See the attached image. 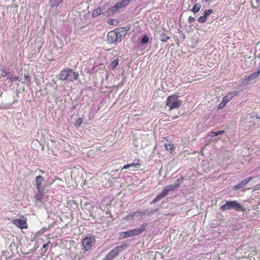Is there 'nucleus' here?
Here are the masks:
<instances>
[{
  "label": "nucleus",
  "mask_w": 260,
  "mask_h": 260,
  "mask_svg": "<svg viewBox=\"0 0 260 260\" xmlns=\"http://www.w3.org/2000/svg\"><path fill=\"white\" fill-rule=\"evenodd\" d=\"M220 209L222 211L233 209L236 211H244L245 208L236 201H226L224 204L221 205Z\"/></svg>",
  "instance_id": "1"
},
{
  "label": "nucleus",
  "mask_w": 260,
  "mask_h": 260,
  "mask_svg": "<svg viewBox=\"0 0 260 260\" xmlns=\"http://www.w3.org/2000/svg\"><path fill=\"white\" fill-rule=\"evenodd\" d=\"M109 8L110 7H109V3L106 0L103 1L100 4L99 7L93 11L92 16L93 17H96L100 14L104 13L105 12L108 13L109 14H112L109 12Z\"/></svg>",
  "instance_id": "2"
},
{
  "label": "nucleus",
  "mask_w": 260,
  "mask_h": 260,
  "mask_svg": "<svg viewBox=\"0 0 260 260\" xmlns=\"http://www.w3.org/2000/svg\"><path fill=\"white\" fill-rule=\"evenodd\" d=\"M146 228V225H142L140 228L129 230L125 232H121L120 237L121 238H125L128 237H132L138 235L143 233Z\"/></svg>",
  "instance_id": "3"
},
{
  "label": "nucleus",
  "mask_w": 260,
  "mask_h": 260,
  "mask_svg": "<svg viewBox=\"0 0 260 260\" xmlns=\"http://www.w3.org/2000/svg\"><path fill=\"white\" fill-rule=\"evenodd\" d=\"M181 102L176 95H171L168 98L166 105L170 110L178 108L180 107Z\"/></svg>",
  "instance_id": "4"
},
{
  "label": "nucleus",
  "mask_w": 260,
  "mask_h": 260,
  "mask_svg": "<svg viewBox=\"0 0 260 260\" xmlns=\"http://www.w3.org/2000/svg\"><path fill=\"white\" fill-rule=\"evenodd\" d=\"M95 242V238L93 237H86L84 238L82 242L84 252L89 250L94 245Z\"/></svg>",
  "instance_id": "5"
},
{
  "label": "nucleus",
  "mask_w": 260,
  "mask_h": 260,
  "mask_svg": "<svg viewBox=\"0 0 260 260\" xmlns=\"http://www.w3.org/2000/svg\"><path fill=\"white\" fill-rule=\"evenodd\" d=\"M126 245H121L119 247H117L111 250L109 253H108L106 257L104 258L103 260H112L116 256H117L118 253L122 251L123 249H124L126 247Z\"/></svg>",
  "instance_id": "6"
},
{
  "label": "nucleus",
  "mask_w": 260,
  "mask_h": 260,
  "mask_svg": "<svg viewBox=\"0 0 260 260\" xmlns=\"http://www.w3.org/2000/svg\"><path fill=\"white\" fill-rule=\"evenodd\" d=\"M121 36L117 30L110 31L107 35V41L113 44L120 41Z\"/></svg>",
  "instance_id": "7"
},
{
  "label": "nucleus",
  "mask_w": 260,
  "mask_h": 260,
  "mask_svg": "<svg viewBox=\"0 0 260 260\" xmlns=\"http://www.w3.org/2000/svg\"><path fill=\"white\" fill-rule=\"evenodd\" d=\"M44 181V178L41 176H37L35 179L36 186L37 188L38 191L40 193H42L44 191V188L42 185Z\"/></svg>",
  "instance_id": "8"
},
{
  "label": "nucleus",
  "mask_w": 260,
  "mask_h": 260,
  "mask_svg": "<svg viewBox=\"0 0 260 260\" xmlns=\"http://www.w3.org/2000/svg\"><path fill=\"white\" fill-rule=\"evenodd\" d=\"M26 219L23 217L22 219H17L13 220L14 224L18 226L20 229H26L27 228V224L26 222Z\"/></svg>",
  "instance_id": "9"
},
{
  "label": "nucleus",
  "mask_w": 260,
  "mask_h": 260,
  "mask_svg": "<svg viewBox=\"0 0 260 260\" xmlns=\"http://www.w3.org/2000/svg\"><path fill=\"white\" fill-rule=\"evenodd\" d=\"M140 166V164L139 160H137L136 162H134L124 166L122 169V170L123 169H129V170L131 171H135L139 170Z\"/></svg>",
  "instance_id": "10"
},
{
  "label": "nucleus",
  "mask_w": 260,
  "mask_h": 260,
  "mask_svg": "<svg viewBox=\"0 0 260 260\" xmlns=\"http://www.w3.org/2000/svg\"><path fill=\"white\" fill-rule=\"evenodd\" d=\"M169 192L170 191H169L168 188H167L166 186L163 189L162 192L159 194H158L154 200H153L152 203H155L156 202H158L161 199L166 196Z\"/></svg>",
  "instance_id": "11"
},
{
  "label": "nucleus",
  "mask_w": 260,
  "mask_h": 260,
  "mask_svg": "<svg viewBox=\"0 0 260 260\" xmlns=\"http://www.w3.org/2000/svg\"><path fill=\"white\" fill-rule=\"evenodd\" d=\"M237 94V92L234 91L227 94L222 99V101L226 104L230 102L233 98Z\"/></svg>",
  "instance_id": "12"
},
{
  "label": "nucleus",
  "mask_w": 260,
  "mask_h": 260,
  "mask_svg": "<svg viewBox=\"0 0 260 260\" xmlns=\"http://www.w3.org/2000/svg\"><path fill=\"white\" fill-rule=\"evenodd\" d=\"M145 214V212H136L133 213H131L128 215L126 217L124 218V219L128 220L131 219L134 217H142Z\"/></svg>",
  "instance_id": "13"
},
{
  "label": "nucleus",
  "mask_w": 260,
  "mask_h": 260,
  "mask_svg": "<svg viewBox=\"0 0 260 260\" xmlns=\"http://www.w3.org/2000/svg\"><path fill=\"white\" fill-rule=\"evenodd\" d=\"M69 69L62 70L58 74V79L61 80H66L68 78Z\"/></svg>",
  "instance_id": "14"
},
{
  "label": "nucleus",
  "mask_w": 260,
  "mask_h": 260,
  "mask_svg": "<svg viewBox=\"0 0 260 260\" xmlns=\"http://www.w3.org/2000/svg\"><path fill=\"white\" fill-rule=\"evenodd\" d=\"M78 76L79 74L73 71L72 70H69V76L68 79L70 81L73 82L74 80H77Z\"/></svg>",
  "instance_id": "15"
},
{
  "label": "nucleus",
  "mask_w": 260,
  "mask_h": 260,
  "mask_svg": "<svg viewBox=\"0 0 260 260\" xmlns=\"http://www.w3.org/2000/svg\"><path fill=\"white\" fill-rule=\"evenodd\" d=\"M181 181L180 180H177V183H176L174 184H170L167 186V188H168L169 191H173L176 188H177L180 184H181Z\"/></svg>",
  "instance_id": "16"
},
{
  "label": "nucleus",
  "mask_w": 260,
  "mask_h": 260,
  "mask_svg": "<svg viewBox=\"0 0 260 260\" xmlns=\"http://www.w3.org/2000/svg\"><path fill=\"white\" fill-rule=\"evenodd\" d=\"M63 0H49L50 5L51 7H57L62 3Z\"/></svg>",
  "instance_id": "17"
},
{
  "label": "nucleus",
  "mask_w": 260,
  "mask_h": 260,
  "mask_svg": "<svg viewBox=\"0 0 260 260\" xmlns=\"http://www.w3.org/2000/svg\"><path fill=\"white\" fill-rule=\"evenodd\" d=\"M259 76V75L258 73L257 72H255V73L251 74L250 75H249L248 77V78L247 79H246L245 80H246L247 81H251V80L256 78Z\"/></svg>",
  "instance_id": "18"
},
{
  "label": "nucleus",
  "mask_w": 260,
  "mask_h": 260,
  "mask_svg": "<svg viewBox=\"0 0 260 260\" xmlns=\"http://www.w3.org/2000/svg\"><path fill=\"white\" fill-rule=\"evenodd\" d=\"M170 37L166 34H162L159 36V40L162 42H167Z\"/></svg>",
  "instance_id": "19"
},
{
  "label": "nucleus",
  "mask_w": 260,
  "mask_h": 260,
  "mask_svg": "<svg viewBox=\"0 0 260 260\" xmlns=\"http://www.w3.org/2000/svg\"><path fill=\"white\" fill-rule=\"evenodd\" d=\"M201 8V6L199 3H197L194 5L192 8V12L194 13L198 12Z\"/></svg>",
  "instance_id": "20"
},
{
  "label": "nucleus",
  "mask_w": 260,
  "mask_h": 260,
  "mask_svg": "<svg viewBox=\"0 0 260 260\" xmlns=\"http://www.w3.org/2000/svg\"><path fill=\"white\" fill-rule=\"evenodd\" d=\"M118 63L119 60L117 58H116L112 61L110 66L113 69H114Z\"/></svg>",
  "instance_id": "21"
},
{
  "label": "nucleus",
  "mask_w": 260,
  "mask_h": 260,
  "mask_svg": "<svg viewBox=\"0 0 260 260\" xmlns=\"http://www.w3.org/2000/svg\"><path fill=\"white\" fill-rule=\"evenodd\" d=\"M1 73L0 74V78H3V77H8L9 75H10V73L7 72L4 69H2L1 70Z\"/></svg>",
  "instance_id": "22"
},
{
  "label": "nucleus",
  "mask_w": 260,
  "mask_h": 260,
  "mask_svg": "<svg viewBox=\"0 0 260 260\" xmlns=\"http://www.w3.org/2000/svg\"><path fill=\"white\" fill-rule=\"evenodd\" d=\"M149 37L147 35H145L141 40V43L143 44H146L149 42Z\"/></svg>",
  "instance_id": "23"
},
{
  "label": "nucleus",
  "mask_w": 260,
  "mask_h": 260,
  "mask_svg": "<svg viewBox=\"0 0 260 260\" xmlns=\"http://www.w3.org/2000/svg\"><path fill=\"white\" fill-rule=\"evenodd\" d=\"M223 132H224L223 131H218V132H212L210 133V137H213L219 135L223 133Z\"/></svg>",
  "instance_id": "24"
},
{
  "label": "nucleus",
  "mask_w": 260,
  "mask_h": 260,
  "mask_svg": "<svg viewBox=\"0 0 260 260\" xmlns=\"http://www.w3.org/2000/svg\"><path fill=\"white\" fill-rule=\"evenodd\" d=\"M173 145L172 143H168L165 145L166 149L168 151H171L173 150Z\"/></svg>",
  "instance_id": "25"
},
{
  "label": "nucleus",
  "mask_w": 260,
  "mask_h": 260,
  "mask_svg": "<svg viewBox=\"0 0 260 260\" xmlns=\"http://www.w3.org/2000/svg\"><path fill=\"white\" fill-rule=\"evenodd\" d=\"M252 179L251 177L247 178L244 180H243L241 182H240L243 186L247 184Z\"/></svg>",
  "instance_id": "26"
},
{
  "label": "nucleus",
  "mask_w": 260,
  "mask_h": 260,
  "mask_svg": "<svg viewBox=\"0 0 260 260\" xmlns=\"http://www.w3.org/2000/svg\"><path fill=\"white\" fill-rule=\"evenodd\" d=\"M30 81V77L27 74H25L24 76V83H29Z\"/></svg>",
  "instance_id": "27"
},
{
  "label": "nucleus",
  "mask_w": 260,
  "mask_h": 260,
  "mask_svg": "<svg viewBox=\"0 0 260 260\" xmlns=\"http://www.w3.org/2000/svg\"><path fill=\"white\" fill-rule=\"evenodd\" d=\"M8 78L10 79L12 82H14L18 80V78L16 76H13L12 74H10L8 76Z\"/></svg>",
  "instance_id": "28"
},
{
  "label": "nucleus",
  "mask_w": 260,
  "mask_h": 260,
  "mask_svg": "<svg viewBox=\"0 0 260 260\" xmlns=\"http://www.w3.org/2000/svg\"><path fill=\"white\" fill-rule=\"evenodd\" d=\"M212 12H213V10L212 9H208V10H205L203 14H204V15L207 17V16L211 14Z\"/></svg>",
  "instance_id": "29"
},
{
  "label": "nucleus",
  "mask_w": 260,
  "mask_h": 260,
  "mask_svg": "<svg viewBox=\"0 0 260 260\" xmlns=\"http://www.w3.org/2000/svg\"><path fill=\"white\" fill-rule=\"evenodd\" d=\"M206 18H207V17L203 15V16H200L199 18L198 21L200 23H204L206 21Z\"/></svg>",
  "instance_id": "30"
},
{
  "label": "nucleus",
  "mask_w": 260,
  "mask_h": 260,
  "mask_svg": "<svg viewBox=\"0 0 260 260\" xmlns=\"http://www.w3.org/2000/svg\"><path fill=\"white\" fill-rule=\"evenodd\" d=\"M108 24L110 25H115L117 23V21L114 19L109 20L107 22Z\"/></svg>",
  "instance_id": "31"
},
{
  "label": "nucleus",
  "mask_w": 260,
  "mask_h": 260,
  "mask_svg": "<svg viewBox=\"0 0 260 260\" xmlns=\"http://www.w3.org/2000/svg\"><path fill=\"white\" fill-rule=\"evenodd\" d=\"M42 193H40L39 192L38 194H37L35 196V199L37 201L41 202L42 201Z\"/></svg>",
  "instance_id": "32"
},
{
  "label": "nucleus",
  "mask_w": 260,
  "mask_h": 260,
  "mask_svg": "<svg viewBox=\"0 0 260 260\" xmlns=\"http://www.w3.org/2000/svg\"><path fill=\"white\" fill-rule=\"evenodd\" d=\"M243 187V186L242 185L241 183H240L239 184L234 186V189L235 190H238L240 188H242Z\"/></svg>",
  "instance_id": "33"
},
{
  "label": "nucleus",
  "mask_w": 260,
  "mask_h": 260,
  "mask_svg": "<svg viewBox=\"0 0 260 260\" xmlns=\"http://www.w3.org/2000/svg\"><path fill=\"white\" fill-rule=\"evenodd\" d=\"M226 104L224 103L222 101L218 105V108L219 109H222L225 106Z\"/></svg>",
  "instance_id": "34"
},
{
  "label": "nucleus",
  "mask_w": 260,
  "mask_h": 260,
  "mask_svg": "<svg viewBox=\"0 0 260 260\" xmlns=\"http://www.w3.org/2000/svg\"><path fill=\"white\" fill-rule=\"evenodd\" d=\"M255 2L256 4L255 6H254L253 3L252 2V6L253 8H257L258 6L260 5V0H255Z\"/></svg>",
  "instance_id": "35"
},
{
  "label": "nucleus",
  "mask_w": 260,
  "mask_h": 260,
  "mask_svg": "<svg viewBox=\"0 0 260 260\" xmlns=\"http://www.w3.org/2000/svg\"><path fill=\"white\" fill-rule=\"evenodd\" d=\"M82 122V119L81 118H78L77 119V120L76 125H78V126H79Z\"/></svg>",
  "instance_id": "36"
},
{
  "label": "nucleus",
  "mask_w": 260,
  "mask_h": 260,
  "mask_svg": "<svg viewBox=\"0 0 260 260\" xmlns=\"http://www.w3.org/2000/svg\"><path fill=\"white\" fill-rule=\"evenodd\" d=\"M194 20V18L192 16H189L188 18V21L189 22H192Z\"/></svg>",
  "instance_id": "37"
},
{
  "label": "nucleus",
  "mask_w": 260,
  "mask_h": 260,
  "mask_svg": "<svg viewBox=\"0 0 260 260\" xmlns=\"http://www.w3.org/2000/svg\"><path fill=\"white\" fill-rule=\"evenodd\" d=\"M48 247V244H45L43 245V247L44 248H46Z\"/></svg>",
  "instance_id": "38"
},
{
  "label": "nucleus",
  "mask_w": 260,
  "mask_h": 260,
  "mask_svg": "<svg viewBox=\"0 0 260 260\" xmlns=\"http://www.w3.org/2000/svg\"><path fill=\"white\" fill-rule=\"evenodd\" d=\"M257 72L258 73L259 75H260V67L259 68Z\"/></svg>",
  "instance_id": "39"
},
{
  "label": "nucleus",
  "mask_w": 260,
  "mask_h": 260,
  "mask_svg": "<svg viewBox=\"0 0 260 260\" xmlns=\"http://www.w3.org/2000/svg\"><path fill=\"white\" fill-rule=\"evenodd\" d=\"M94 180H95V178H91V181L92 182Z\"/></svg>",
  "instance_id": "40"
},
{
  "label": "nucleus",
  "mask_w": 260,
  "mask_h": 260,
  "mask_svg": "<svg viewBox=\"0 0 260 260\" xmlns=\"http://www.w3.org/2000/svg\"><path fill=\"white\" fill-rule=\"evenodd\" d=\"M74 174V172L72 173L71 176H73V174Z\"/></svg>",
  "instance_id": "41"
},
{
  "label": "nucleus",
  "mask_w": 260,
  "mask_h": 260,
  "mask_svg": "<svg viewBox=\"0 0 260 260\" xmlns=\"http://www.w3.org/2000/svg\"><path fill=\"white\" fill-rule=\"evenodd\" d=\"M206 2H208L209 0H205Z\"/></svg>",
  "instance_id": "42"
}]
</instances>
